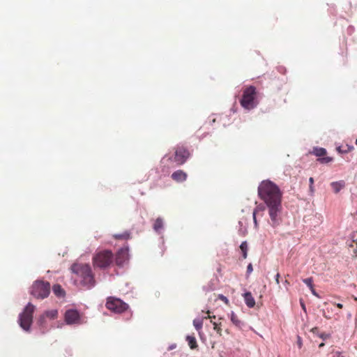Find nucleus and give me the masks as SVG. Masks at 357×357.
I'll return each instance as SVG.
<instances>
[{
    "label": "nucleus",
    "instance_id": "nucleus-1",
    "mask_svg": "<svg viewBox=\"0 0 357 357\" xmlns=\"http://www.w3.org/2000/svg\"><path fill=\"white\" fill-rule=\"evenodd\" d=\"M259 197L266 204L273 227L280 224L282 193L279 187L270 180L262 181L258 187Z\"/></svg>",
    "mask_w": 357,
    "mask_h": 357
},
{
    "label": "nucleus",
    "instance_id": "nucleus-2",
    "mask_svg": "<svg viewBox=\"0 0 357 357\" xmlns=\"http://www.w3.org/2000/svg\"><path fill=\"white\" fill-rule=\"evenodd\" d=\"M71 271L76 274L77 277V280L83 287L89 289L95 286L96 280L94 275L89 264H74L71 266Z\"/></svg>",
    "mask_w": 357,
    "mask_h": 357
},
{
    "label": "nucleus",
    "instance_id": "nucleus-3",
    "mask_svg": "<svg viewBox=\"0 0 357 357\" xmlns=\"http://www.w3.org/2000/svg\"><path fill=\"white\" fill-rule=\"evenodd\" d=\"M256 98V88L253 86H249L244 89L240 102L243 108L246 109H252L257 105Z\"/></svg>",
    "mask_w": 357,
    "mask_h": 357
},
{
    "label": "nucleus",
    "instance_id": "nucleus-4",
    "mask_svg": "<svg viewBox=\"0 0 357 357\" xmlns=\"http://www.w3.org/2000/svg\"><path fill=\"white\" fill-rule=\"evenodd\" d=\"M113 261L114 255L111 250H108L98 251L93 257V265L100 268L109 267Z\"/></svg>",
    "mask_w": 357,
    "mask_h": 357
},
{
    "label": "nucleus",
    "instance_id": "nucleus-5",
    "mask_svg": "<svg viewBox=\"0 0 357 357\" xmlns=\"http://www.w3.org/2000/svg\"><path fill=\"white\" fill-rule=\"evenodd\" d=\"M50 284L43 280L35 281L30 289V294L37 299H44L50 293Z\"/></svg>",
    "mask_w": 357,
    "mask_h": 357
},
{
    "label": "nucleus",
    "instance_id": "nucleus-6",
    "mask_svg": "<svg viewBox=\"0 0 357 357\" xmlns=\"http://www.w3.org/2000/svg\"><path fill=\"white\" fill-rule=\"evenodd\" d=\"M35 310V306L29 303L25 307L24 311L19 316V324L20 326L26 331H29L33 321V314Z\"/></svg>",
    "mask_w": 357,
    "mask_h": 357
},
{
    "label": "nucleus",
    "instance_id": "nucleus-7",
    "mask_svg": "<svg viewBox=\"0 0 357 357\" xmlns=\"http://www.w3.org/2000/svg\"><path fill=\"white\" fill-rule=\"evenodd\" d=\"M35 310V306L29 303L25 307L24 311L19 316V324L20 326L26 331H29L33 321V314Z\"/></svg>",
    "mask_w": 357,
    "mask_h": 357
},
{
    "label": "nucleus",
    "instance_id": "nucleus-8",
    "mask_svg": "<svg viewBox=\"0 0 357 357\" xmlns=\"http://www.w3.org/2000/svg\"><path fill=\"white\" fill-rule=\"evenodd\" d=\"M106 307L115 313H122L128 309V305L119 298L110 296L107 299Z\"/></svg>",
    "mask_w": 357,
    "mask_h": 357
},
{
    "label": "nucleus",
    "instance_id": "nucleus-9",
    "mask_svg": "<svg viewBox=\"0 0 357 357\" xmlns=\"http://www.w3.org/2000/svg\"><path fill=\"white\" fill-rule=\"evenodd\" d=\"M189 151L183 146H178L175 148L174 161L178 165H181L185 162L190 157Z\"/></svg>",
    "mask_w": 357,
    "mask_h": 357
},
{
    "label": "nucleus",
    "instance_id": "nucleus-10",
    "mask_svg": "<svg viewBox=\"0 0 357 357\" xmlns=\"http://www.w3.org/2000/svg\"><path fill=\"white\" fill-rule=\"evenodd\" d=\"M129 259L128 248L124 247L121 248L116 255L115 262L117 266H122Z\"/></svg>",
    "mask_w": 357,
    "mask_h": 357
},
{
    "label": "nucleus",
    "instance_id": "nucleus-11",
    "mask_svg": "<svg viewBox=\"0 0 357 357\" xmlns=\"http://www.w3.org/2000/svg\"><path fill=\"white\" fill-rule=\"evenodd\" d=\"M79 319V314L77 310H69L65 314V320L67 324H72L77 323Z\"/></svg>",
    "mask_w": 357,
    "mask_h": 357
},
{
    "label": "nucleus",
    "instance_id": "nucleus-12",
    "mask_svg": "<svg viewBox=\"0 0 357 357\" xmlns=\"http://www.w3.org/2000/svg\"><path fill=\"white\" fill-rule=\"evenodd\" d=\"M171 177L174 181L181 183L187 179L188 174L183 170L179 169L173 172Z\"/></svg>",
    "mask_w": 357,
    "mask_h": 357
},
{
    "label": "nucleus",
    "instance_id": "nucleus-13",
    "mask_svg": "<svg viewBox=\"0 0 357 357\" xmlns=\"http://www.w3.org/2000/svg\"><path fill=\"white\" fill-rule=\"evenodd\" d=\"M206 313L208 314V317H204V319H210L211 322L213 326V329L217 332L219 335H222V328L221 323H217L215 321H213L212 319H215V316H211L210 311H207Z\"/></svg>",
    "mask_w": 357,
    "mask_h": 357
},
{
    "label": "nucleus",
    "instance_id": "nucleus-14",
    "mask_svg": "<svg viewBox=\"0 0 357 357\" xmlns=\"http://www.w3.org/2000/svg\"><path fill=\"white\" fill-rule=\"evenodd\" d=\"M243 296H244V300H245L246 305L249 307H253L255 305V301L252 294L250 292H246L244 294Z\"/></svg>",
    "mask_w": 357,
    "mask_h": 357
},
{
    "label": "nucleus",
    "instance_id": "nucleus-15",
    "mask_svg": "<svg viewBox=\"0 0 357 357\" xmlns=\"http://www.w3.org/2000/svg\"><path fill=\"white\" fill-rule=\"evenodd\" d=\"M54 294L58 297H63L65 295V291L59 284H54L52 287Z\"/></svg>",
    "mask_w": 357,
    "mask_h": 357
},
{
    "label": "nucleus",
    "instance_id": "nucleus-16",
    "mask_svg": "<svg viewBox=\"0 0 357 357\" xmlns=\"http://www.w3.org/2000/svg\"><path fill=\"white\" fill-rule=\"evenodd\" d=\"M331 186L335 193H337L344 187V182L343 181H336L331 183Z\"/></svg>",
    "mask_w": 357,
    "mask_h": 357
},
{
    "label": "nucleus",
    "instance_id": "nucleus-17",
    "mask_svg": "<svg viewBox=\"0 0 357 357\" xmlns=\"http://www.w3.org/2000/svg\"><path fill=\"white\" fill-rule=\"evenodd\" d=\"M163 228V220L161 218H158L153 224V229L160 233V230Z\"/></svg>",
    "mask_w": 357,
    "mask_h": 357
},
{
    "label": "nucleus",
    "instance_id": "nucleus-18",
    "mask_svg": "<svg viewBox=\"0 0 357 357\" xmlns=\"http://www.w3.org/2000/svg\"><path fill=\"white\" fill-rule=\"evenodd\" d=\"M113 237L116 240H128L130 238V233L126 231L121 234H114Z\"/></svg>",
    "mask_w": 357,
    "mask_h": 357
},
{
    "label": "nucleus",
    "instance_id": "nucleus-19",
    "mask_svg": "<svg viewBox=\"0 0 357 357\" xmlns=\"http://www.w3.org/2000/svg\"><path fill=\"white\" fill-rule=\"evenodd\" d=\"M186 340L188 341V345L191 349H195L198 347L197 340L195 337L188 335L186 337Z\"/></svg>",
    "mask_w": 357,
    "mask_h": 357
},
{
    "label": "nucleus",
    "instance_id": "nucleus-20",
    "mask_svg": "<svg viewBox=\"0 0 357 357\" xmlns=\"http://www.w3.org/2000/svg\"><path fill=\"white\" fill-rule=\"evenodd\" d=\"M230 319L231 322L236 327L241 328L243 325L242 321L238 319V316L234 312H231Z\"/></svg>",
    "mask_w": 357,
    "mask_h": 357
},
{
    "label": "nucleus",
    "instance_id": "nucleus-21",
    "mask_svg": "<svg viewBox=\"0 0 357 357\" xmlns=\"http://www.w3.org/2000/svg\"><path fill=\"white\" fill-rule=\"evenodd\" d=\"M312 153L316 156L321 158L322 156H324L326 154V150L324 148L315 147L313 149Z\"/></svg>",
    "mask_w": 357,
    "mask_h": 357
},
{
    "label": "nucleus",
    "instance_id": "nucleus-22",
    "mask_svg": "<svg viewBox=\"0 0 357 357\" xmlns=\"http://www.w3.org/2000/svg\"><path fill=\"white\" fill-rule=\"evenodd\" d=\"M46 318H50L51 319H54L57 317L58 311L56 310H52L45 311L43 313Z\"/></svg>",
    "mask_w": 357,
    "mask_h": 357
},
{
    "label": "nucleus",
    "instance_id": "nucleus-23",
    "mask_svg": "<svg viewBox=\"0 0 357 357\" xmlns=\"http://www.w3.org/2000/svg\"><path fill=\"white\" fill-rule=\"evenodd\" d=\"M240 249L243 254V258L246 259L248 256V246L246 241H243L241 243L240 245Z\"/></svg>",
    "mask_w": 357,
    "mask_h": 357
},
{
    "label": "nucleus",
    "instance_id": "nucleus-24",
    "mask_svg": "<svg viewBox=\"0 0 357 357\" xmlns=\"http://www.w3.org/2000/svg\"><path fill=\"white\" fill-rule=\"evenodd\" d=\"M193 325L197 331L202 328L203 320L200 319H195L193 321Z\"/></svg>",
    "mask_w": 357,
    "mask_h": 357
},
{
    "label": "nucleus",
    "instance_id": "nucleus-25",
    "mask_svg": "<svg viewBox=\"0 0 357 357\" xmlns=\"http://www.w3.org/2000/svg\"><path fill=\"white\" fill-rule=\"evenodd\" d=\"M333 158L331 157H321L318 158V161L321 164H327L333 161Z\"/></svg>",
    "mask_w": 357,
    "mask_h": 357
},
{
    "label": "nucleus",
    "instance_id": "nucleus-26",
    "mask_svg": "<svg viewBox=\"0 0 357 357\" xmlns=\"http://www.w3.org/2000/svg\"><path fill=\"white\" fill-rule=\"evenodd\" d=\"M303 281L310 289H312V287H314L312 278H305Z\"/></svg>",
    "mask_w": 357,
    "mask_h": 357
},
{
    "label": "nucleus",
    "instance_id": "nucleus-27",
    "mask_svg": "<svg viewBox=\"0 0 357 357\" xmlns=\"http://www.w3.org/2000/svg\"><path fill=\"white\" fill-rule=\"evenodd\" d=\"M45 316L44 314H41L38 319V324L40 326H43L45 322Z\"/></svg>",
    "mask_w": 357,
    "mask_h": 357
},
{
    "label": "nucleus",
    "instance_id": "nucleus-28",
    "mask_svg": "<svg viewBox=\"0 0 357 357\" xmlns=\"http://www.w3.org/2000/svg\"><path fill=\"white\" fill-rule=\"evenodd\" d=\"M218 298L220 300H221L222 301H223L224 303H225L226 304H229V300L227 299V298L226 296H225L224 295L222 294H219L218 295Z\"/></svg>",
    "mask_w": 357,
    "mask_h": 357
},
{
    "label": "nucleus",
    "instance_id": "nucleus-29",
    "mask_svg": "<svg viewBox=\"0 0 357 357\" xmlns=\"http://www.w3.org/2000/svg\"><path fill=\"white\" fill-rule=\"evenodd\" d=\"M309 182H310V190L313 192H314V186H313V184H314V179L312 177H310L309 178Z\"/></svg>",
    "mask_w": 357,
    "mask_h": 357
},
{
    "label": "nucleus",
    "instance_id": "nucleus-30",
    "mask_svg": "<svg viewBox=\"0 0 357 357\" xmlns=\"http://www.w3.org/2000/svg\"><path fill=\"white\" fill-rule=\"evenodd\" d=\"M253 271L252 265V264H249L247 266V274H250Z\"/></svg>",
    "mask_w": 357,
    "mask_h": 357
},
{
    "label": "nucleus",
    "instance_id": "nucleus-31",
    "mask_svg": "<svg viewBox=\"0 0 357 357\" xmlns=\"http://www.w3.org/2000/svg\"><path fill=\"white\" fill-rule=\"evenodd\" d=\"M256 214H257V210H255L254 212H253V220H254L255 227L257 226V221Z\"/></svg>",
    "mask_w": 357,
    "mask_h": 357
},
{
    "label": "nucleus",
    "instance_id": "nucleus-32",
    "mask_svg": "<svg viewBox=\"0 0 357 357\" xmlns=\"http://www.w3.org/2000/svg\"><path fill=\"white\" fill-rule=\"evenodd\" d=\"M333 357H344L343 356H342L341 353L339 352V351H337L335 353L333 354Z\"/></svg>",
    "mask_w": 357,
    "mask_h": 357
},
{
    "label": "nucleus",
    "instance_id": "nucleus-33",
    "mask_svg": "<svg viewBox=\"0 0 357 357\" xmlns=\"http://www.w3.org/2000/svg\"><path fill=\"white\" fill-rule=\"evenodd\" d=\"M280 273H277L276 275H275V282L276 283L278 284L280 283V280H279V278H280Z\"/></svg>",
    "mask_w": 357,
    "mask_h": 357
},
{
    "label": "nucleus",
    "instance_id": "nucleus-34",
    "mask_svg": "<svg viewBox=\"0 0 357 357\" xmlns=\"http://www.w3.org/2000/svg\"><path fill=\"white\" fill-rule=\"evenodd\" d=\"M310 290H311V292L312 293V294H313V295H314V296H318V295H317V294L316 291H315V290H314V287H312V289H310Z\"/></svg>",
    "mask_w": 357,
    "mask_h": 357
},
{
    "label": "nucleus",
    "instance_id": "nucleus-35",
    "mask_svg": "<svg viewBox=\"0 0 357 357\" xmlns=\"http://www.w3.org/2000/svg\"><path fill=\"white\" fill-rule=\"evenodd\" d=\"M333 305H335L340 309H342L343 307V305L341 303H333Z\"/></svg>",
    "mask_w": 357,
    "mask_h": 357
},
{
    "label": "nucleus",
    "instance_id": "nucleus-36",
    "mask_svg": "<svg viewBox=\"0 0 357 357\" xmlns=\"http://www.w3.org/2000/svg\"><path fill=\"white\" fill-rule=\"evenodd\" d=\"M298 347L301 348L302 346V342H301V340L299 337H298Z\"/></svg>",
    "mask_w": 357,
    "mask_h": 357
},
{
    "label": "nucleus",
    "instance_id": "nucleus-37",
    "mask_svg": "<svg viewBox=\"0 0 357 357\" xmlns=\"http://www.w3.org/2000/svg\"><path fill=\"white\" fill-rule=\"evenodd\" d=\"M337 151H338L339 152H342V151H341V149H340V147H338V148H337ZM343 152L346 153V152H347V151H344Z\"/></svg>",
    "mask_w": 357,
    "mask_h": 357
},
{
    "label": "nucleus",
    "instance_id": "nucleus-38",
    "mask_svg": "<svg viewBox=\"0 0 357 357\" xmlns=\"http://www.w3.org/2000/svg\"><path fill=\"white\" fill-rule=\"evenodd\" d=\"M284 284H287V285H288V284H289V282H288V280H286L284 281Z\"/></svg>",
    "mask_w": 357,
    "mask_h": 357
},
{
    "label": "nucleus",
    "instance_id": "nucleus-39",
    "mask_svg": "<svg viewBox=\"0 0 357 357\" xmlns=\"http://www.w3.org/2000/svg\"><path fill=\"white\" fill-rule=\"evenodd\" d=\"M324 317L325 318L328 319H331V317H328V316H326V315H325V314H324Z\"/></svg>",
    "mask_w": 357,
    "mask_h": 357
},
{
    "label": "nucleus",
    "instance_id": "nucleus-40",
    "mask_svg": "<svg viewBox=\"0 0 357 357\" xmlns=\"http://www.w3.org/2000/svg\"><path fill=\"white\" fill-rule=\"evenodd\" d=\"M301 305H302L303 309L305 310V305L303 303H301Z\"/></svg>",
    "mask_w": 357,
    "mask_h": 357
},
{
    "label": "nucleus",
    "instance_id": "nucleus-41",
    "mask_svg": "<svg viewBox=\"0 0 357 357\" xmlns=\"http://www.w3.org/2000/svg\"><path fill=\"white\" fill-rule=\"evenodd\" d=\"M354 252H355L356 255L357 256V250H355Z\"/></svg>",
    "mask_w": 357,
    "mask_h": 357
},
{
    "label": "nucleus",
    "instance_id": "nucleus-42",
    "mask_svg": "<svg viewBox=\"0 0 357 357\" xmlns=\"http://www.w3.org/2000/svg\"><path fill=\"white\" fill-rule=\"evenodd\" d=\"M323 345H324V344H323V343H321V344L319 345V347H323Z\"/></svg>",
    "mask_w": 357,
    "mask_h": 357
},
{
    "label": "nucleus",
    "instance_id": "nucleus-43",
    "mask_svg": "<svg viewBox=\"0 0 357 357\" xmlns=\"http://www.w3.org/2000/svg\"><path fill=\"white\" fill-rule=\"evenodd\" d=\"M355 144H356L357 145V139H356V142H355Z\"/></svg>",
    "mask_w": 357,
    "mask_h": 357
},
{
    "label": "nucleus",
    "instance_id": "nucleus-44",
    "mask_svg": "<svg viewBox=\"0 0 357 357\" xmlns=\"http://www.w3.org/2000/svg\"><path fill=\"white\" fill-rule=\"evenodd\" d=\"M354 300H355V301H357V298H356V297H355V298H354Z\"/></svg>",
    "mask_w": 357,
    "mask_h": 357
}]
</instances>
